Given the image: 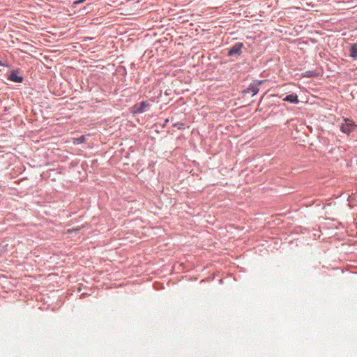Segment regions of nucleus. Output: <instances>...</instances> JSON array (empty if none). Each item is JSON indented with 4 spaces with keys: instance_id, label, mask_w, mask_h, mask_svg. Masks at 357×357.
Here are the masks:
<instances>
[{
    "instance_id": "6e6552de",
    "label": "nucleus",
    "mask_w": 357,
    "mask_h": 357,
    "mask_svg": "<svg viewBox=\"0 0 357 357\" xmlns=\"http://www.w3.org/2000/svg\"><path fill=\"white\" fill-rule=\"evenodd\" d=\"M84 136H81L78 138H73V144H79L84 142Z\"/></svg>"
},
{
    "instance_id": "9d476101",
    "label": "nucleus",
    "mask_w": 357,
    "mask_h": 357,
    "mask_svg": "<svg viewBox=\"0 0 357 357\" xmlns=\"http://www.w3.org/2000/svg\"><path fill=\"white\" fill-rule=\"evenodd\" d=\"M174 126H178V129H181L184 127V124L182 123H178L174 124Z\"/></svg>"
},
{
    "instance_id": "9b49d317",
    "label": "nucleus",
    "mask_w": 357,
    "mask_h": 357,
    "mask_svg": "<svg viewBox=\"0 0 357 357\" xmlns=\"http://www.w3.org/2000/svg\"><path fill=\"white\" fill-rule=\"evenodd\" d=\"M79 229L78 228H76V229H68L67 232L68 233H70L71 231H78Z\"/></svg>"
},
{
    "instance_id": "423d86ee",
    "label": "nucleus",
    "mask_w": 357,
    "mask_h": 357,
    "mask_svg": "<svg viewBox=\"0 0 357 357\" xmlns=\"http://www.w3.org/2000/svg\"><path fill=\"white\" fill-rule=\"evenodd\" d=\"M262 83V81H259L257 82V84L255 85V84H251L249 88L247 89L246 92H251L252 93V96H255V94H257L259 91V89L257 87V85H259Z\"/></svg>"
},
{
    "instance_id": "f257e3e1",
    "label": "nucleus",
    "mask_w": 357,
    "mask_h": 357,
    "mask_svg": "<svg viewBox=\"0 0 357 357\" xmlns=\"http://www.w3.org/2000/svg\"><path fill=\"white\" fill-rule=\"evenodd\" d=\"M354 127V126L350 120L345 119L344 123L340 127V130L342 132L349 134L353 130Z\"/></svg>"
},
{
    "instance_id": "20e7f679",
    "label": "nucleus",
    "mask_w": 357,
    "mask_h": 357,
    "mask_svg": "<svg viewBox=\"0 0 357 357\" xmlns=\"http://www.w3.org/2000/svg\"><path fill=\"white\" fill-rule=\"evenodd\" d=\"M8 79L13 82L20 83L23 80V77L22 76H19L17 75V71H13L10 75Z\"/></svg>"
},
{
    "instance_id": "0eeeda50",
    "label": "nucleus",
    "mask_w": 357,
    "mask_h": 357,
    "mask_svg": "<svg viewBox=\"0 0 357 357\" xmlns=\"http://www.w3.org/2000/svg\"><path fill=\"white\" fill-rule=\"evenodd\" d=\"M350 56L357 59V44H352L350 48Z\"/></svg>"
},
{
    "instance_id": "39448f33",
    "label": "nucleus",
    "mask_w": 357,
    "mask_h": 357,
    "mask_svg": "<svg viewBox=\"0 0 357 357\" xmlns=\"http://www.w3.org/2000/svg\"><path fill=\"white\" fill-rule=\"evenodd\" d=\"M283 100L284 101H288V102H290L291 103H295V104H297L299 102V100L298 99V96L296 94H294V93H292V94H290V95H288Z\"/></svg>"
},
{
    "instance_id": "1a4fd4ad",
    "label": "nucleus",
    "mask_w": 357,
    "mask_h": 357,
    "mask_svg": "<svg viewBox=\"0 0 357 357\" xmlns=\"http://www.w3.org/2000/svg\"><path fill=\"white\" fill-rule=\"evenodd\" d=\"M304 76L307 77H312V73L311 71H307L305 73Z\"/></svg>"
},
{
    "instance_id": "7ed1b4c3",
    "label": "nucleus",
    "mask_w": 357,
    "mask_h": 357,
    "mask_svg": "<svg viewBox=\"0 0 357 357\" xmlns=\"http://www.w3.org/2000/svg\"><path fill=\"white\" fill-rule=\"evenodd\" d=\"M148 106L146 102H142L140 105H135L132 107L133 113H142L144 112L145 108Z\"/></svg>"
},
{
    "instance_id": "f03ea898",
    "label": "nucleus",
    "mask_w": 357,
    "mask_h": 357,
    "mask_svg": "<svg viewBox=\"0 0 357 357\" xmlns=\"http://www.w3.org/2000/svg\"><path fill=\"white\" fill-rule=\"evenodd\" d=\"M243 47V43H236L229 51L228 55L231 56L233 55H240L241 54V49Z\"/></svg>"
}]
</instances>
